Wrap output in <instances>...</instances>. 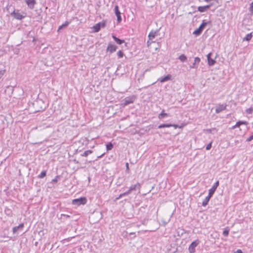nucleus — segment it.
Segmentation results:
<instances>
[{
    "label": "nucleus",
    "mask_w": 253,
    "mask_h": 253,
    "mask_svg": "<svg viewBox=\"0 0 253 253\" xmlns=\"http://www.w3.org/2000/svg\"><path fill=\"white\" fill-rule=\"evenodd\" d=\"M123 131L127 137H130L136 134H138V136H140L143 134V132H141V130H137L134 127H126L123 130Z\"/></svg>",
    "instance_id": "obj_1"
},
{
    "label": "nucleus",
    "mask_w": 253,
    "mask_h": 253,
    "mask_svg": "<svg viewBox=\"0 0 253 253\" xmlns=\"http://www.w3.org/2000/svg\"><path fill=\"white\" fill-rule=\"evenodd\" d=\"M44 102L41 99H37L34 101L33 103L35 108V112H39L45 108L46 105Z\"/></svg>",
    "instance_id": "obj_2"
},
{
    "label": "nucleus",
    "mask_w": 253,
    "mask_h": 253,
    "mask_svg": "<svg viewBox=\"0 0 253 253\" xmlns=\"http://www.w3.org/2000/svg\"><path fill=\"white\" fill-rule=\"evenodd\" d=\"M210 22H211L210 21H209L208 22H206L205 20H203L202 24L199 26V27L198 29H197L196 30H195L193 32V34L197 36L200 35L201 34L202 31L205 28V27L207 25V24L209 23H210Z\"/></svg>",
    "instance_id": "obj_3"
},
{
    "label": "nucleus",
    "mask_w": 253,
    "mask_h": 253,
    "mask_svg": "<svg viewBox=\"0 0 253 253\" xmlns=\"http://www.w3.org/2000/svg\"><path fill=\"white\" fill-rule=\"evenodd\" d=\"M87 202V199L84 197H82L79 198L75 199L72 200V204L76 206H80L81 205H85Z\"/></svg>",
    "instance_id": "obj_4"
},
{
    "label": "nucleus",
    "mask_w": 253,
    "mask_h": 253,
    "mask_svg": "<svg viewBox=\"0 0 253 253\" xmlns=\"http://www.w3.org/2000/svg\"><path fill=\"white\" fill-rule=\"evenodd\" d=\"M136 97L134 95L126 97L123 100L122 105H123V106H126L129 104L132 103H133Z\"/></svg>",
    "instance_id": "obj_5"
},
{
    "label": "nucleus",
    "mask_w": 253,
    "mask_h": 253,
    "mask_svg": "<svg viewBox=\"0 0 253 253\" xmlns=\"http://www.w3.org/2000/svg\"><path fill=\"white\" fill-rule=\"evenodd\" d=\"M200 241L196 240L192 242L188 248V251L189 253H194L195 252V248L199 244Z\"/></svg>",
    "instance_id": "obj_6"
},
{
    "label": "nucleus",
    "mask_w": 253,
    "mask_h": 253,
    "mask_svg": "<svg viewBox=\"0 0 253 253\" xmlns=\"http://www.w3.org/2000/svg\"><path fill=\"white\" fill-rule=\"evenodd\" d=\"M219 181H216L213 185L212 186V187L209 190V194L211 196H212L215 191H216V188L219 186Z\"/></svg>",
    "instance_id": "obj_7"
},
{
    "label": "nucleus",
    "mask_w": 253,
    "mask_h": 253,
    "mask_svg": "<svg viewBox=\"0 0 253 253\" xmlns=\"http://www.w3.org/2000/svg\"><path fill=\"white\" fill-rule=\"evenodd\" d=\"M11 15L17 20H22L25 17V15L21 14L18 12V11H13V12L11 13Z\"/></svg>",
    "instance_id": "obj_8"
},
{
    "label": "nucleus",
    "mask_w": 253,
    "mask_h": 253,
    "mask_svg": "<svg viewBox=\"0 0 253 253\" xmlns=\"http://www.w3.org/2000/svg\"><path fill=\"white\" fill-rule=\"evenodd\" d=\"M117 48V46H116L115 44H112V43L111 42H109L106 49V51H109L110 53H112L116 51Z\"/></svg>",
    "instance_id": "obj_9"
},
{
    "label": "nucleus",
    "mask_w": 253,
    "mask_h": 253,
    "mask_svg": "<svg viewBox=\"0 0 253 253\" xmlns=\"http://www.w3.org/2000/svg\"><path fill=\"white\" fill-rule=\"evenodd\" d=\"M115 13L117 18V21L120 23L122 21V17L121 16V12L119 11L118 5H116L114 8Z\"/></svg>",
    "instance_id": "obj_10"
},
{
    "label": "nucleus",
    "mask_w": 253,
    "mask_h": 253,
    "mask_svg": "<svg viewBox=\"0 0 253 253\" xmlns=\"http://www.w3.org/2000/svg\"><path fill=\"white\" fill-rule=\"evenodd\" d=\"M25 1L28 7L31 9H33L36 4V0H25Z\"/></svg>",
    "instance_id": "obj_11"
},
{
    "label": "nucleus",
    "mask_w": 253,
    "mask_h": 253,
    "mask_svg": "<svg viewBox=\"0 0 253 253\" xmlns=\"http://www.w3.org/2000/svg\"><path fill=\"white\" fill-rule=\"evenodd\" d=\"M226 104H219L217 105L215 107V113H219L223 110H224L226 109Z\"/></svg>",
    "instance_id": "obj_12"
},
{
    "label": "nucleus",
    "mask_w": 253,
    "mask_h": 253,
    "mask_svg": "<svg viewBox=\"0 0 253 253\" xmlns=\"http://www.w3.org/2000/svg\"><path fill=\"white\" fill-rule=\"evenodd\" d=\"M201 59L199 57H197L194 59V62L192 65L190 66V68L197 69L198 67Z\"/></svg>",
    "instance_id": "obj_13"
},
{
    "label": "nucleus",
    "mask_w": 253,
    "mask_h": 253,
    "mask_svg": "<svg viewBox=\"0 0 253 253\" xmlns=\"http://www.w3.org/2000/svg\"><path fill=\"white\" fill-rule=\"evenodd\" d=\"M212 55V53L210 52L207 55V60L208 62V64L209 66H213L215 63V61L214 59H213L211 58V56Z\"/></svg>",
    "instance_id": "obj_14"
},
{
    "label": "nucleus",
    "mask_w": 253,
    "mask_h": 253,
    "mask_svg": "<svg viewBox=\"0 0 253 253\" xmlns=\"http://www.w3.org/2000/svg\"><path fill=\"white\" fill-rule=\"evenodd\" d=\"M24 224L23 223L20 224L17 226H15L12 228V232L13 234H15L18 230L22 231L24 228Z\"/></svg>",
    "instance_id": "obj_15"
},
{
    "label": "nucleus",
    "mask_w": 253,
    "mask_h": 253,
    "mask_svg": "<svg viewBox=\"0 0 253 253\" xmlns=\"http://www.w3.org/2000/svg\"><path fill=\"white\" fill-rule=\"evenodd\" d=\"M104 26H105V24L104 23H98L95 24L93 26V29H94V31L95 32H99L100 31L101 27H104Z\"/></svg>",
    "instance_id": "obj_16"
},
{
    "label": "nucleus",
    "mask_w": 253,
    "mask_h": 253,
    "mask_svg": "<svg viewBox=\"0 0 253 253\" xmlns=\"http://www.w3.org/2000/svg\"><path fill=\"white\" fill-rule=\"evenodd\" d=\"M141 188V185L139 183L137 182L134 185H132L129 187V191L132 192V191L136 190V189L140 190Z\"/></svg>",
    "instance_id": "obj_17"
},
{
    "label": "nucleus",
    "mask_w": 253,
    "mask_h": 253,
    "mask_svg": "<svg viewBox=\"0 0 253 253\" xmlns=\"http://www.w3.org/2000/svg\"><path fill=\"white\" fill-rule=\"evenodd\" d=\"M204 131L206 133L214 134L217 132V130L216 129V128L215 127H213L212 128L204 129Z\"/></svg>",
    "instance_id": "obj_18"
},
{
    "label": "nucleus",
    "mask_w": 253,
    "mask_h": 253,
    "mask_svg": "<svg viewBox=\"0 0 253 253\" xmlns=\"http://www.w3.org/2000/svg\"><path fill=\"white\" fill-rule=\"evenodd\" d=\"M211 197V196L208 194V196H207L203 201L202 206L204 207L206 206L208 204V203Z\"/></svg>",
    "instance_id": "obj_19"
},
{
    "label": "nucleus",
    "mask_w": 253,
    "mask_h": 253,
    "mask_svg": "<svg viewBox=\"0 0 253 253\" xmlns=\"http://www.w3.org/2000/svg\"><path fill=\"white\" fill-rule=\"evenodd\" d=\"M112 38L118 44H122V43L125 42V41L124 40L120 39L119 38L115 36L114 35H112Z\"/></svg>",
    "instance_id": "obj_20"
},
{
    "label": "nucleus",
    "mask_w": 253,
    "mask_h": 253,
    "mask_svg": "<svg viewBox=\"0 0 253 253\" xmlns=\"http://www.w3.org/2000/svg\"><path fill=\"white\" fill-rule=\"evenodd\" d=\"M157 34V31H151L148 35L149 40H152L155 38Z\"/></svg>",
    "instance_id": "obj_21"
},
{
    "label": "nucleus",
    "mask_w": 253,
    "mask_h": 253,
    "mask_svg": "<svg viewBox=\"0 0 253 253\" xmlns=\"http://www.w3.org/2000/svg\"><path fill=\"white\" fill-rule=\"evenodd\" d=\"M171 77V76L170 74H168L164 78H163L161 79L160 80H158L160 81V82L161 83H164V82H167L169 80H170Z\"/></svg>",
    "instance_id": "obj_22"
},
{
    "label": "nucleus",
    "mask_w": 253,
    "mask_h": 253,
    "mask_svg": "<svg viewBox=\"0 0 253 253\" xmlns=\"http://www.w3.org/2000/svg\"><path fill=\"white\" fill-rule=\"evenodd\" d=\"M168 116L169 114L166 113H165L164 110H163L161 113L159 115L158 118L159 119L161 120Z\"/></svg>",
    "instance_id": "obj_23"
},
{
    "label": "nucleus",
    "mask_w": 253,
    "mask_h": 253,
    "mask_svg": "<svg viewBox=\"0 0 253 253\" xmlns=\"http://www.w3.org/2000/svg\"><path fill=\"white\" fill-rule=\"evenodd\" d=\"M93 151L91 150H88L84 151L83 153L81 154L82 157H87L89 154H91Z\"/></svg>",
    "instance_id": "obj_24"
},
{
    "label": "nucleus",
    "mask_w": 253,
    "mask_h": 253,
    "mask_svg": "<svg viewBox=\"0 0 253 253\" xmlns=\"http://www.w3.org/2000/svg\"><path fill=\"white\" fill-rule=\"evenodd\" d=\"M92 133H93L92 132L89 133L87 137L88 139H90V140H93L98 137V135L97 134L92 135Z\"/></svg>",
    "instance_id": "obj_25"
},
{
    "label": "nucleus",
    "mask_w": 253,
    "mask_h": 253,
    "mask_svg": "<svg viewBox=\"0 0 253 253\" xmlns=\"http://www.w3.org/2000/svg\"><path fill=\"white\" fill-rule=\"evenodd\" d=\"M229 231H230V229L228 227H226V228H225L223 231V233H222L224 237H227L229 235Z\"/></svg>",
    "instance_id": "obj_26"
},
{
    "label": "nucleus",
    "mask_w": 253,
    "mask_h": 253,
    "mask_svg": "<svg viewBox=\"0 0 253 253\" xmlns=\"http://www.w3.org/2000/svg\"><path fill=\"white\" fill-rule=\"evenodd\" d=\"M252 33L248 34L244 38L243 41H250L252 38Z\"/></svg>",
    "instance_id": "obj_27"
},
{
    "label": "nucleus",
    "mask_w": 253,
    "mask_h": 253,
    "mask_svg": "<svg viewBox=\"0 0 253 253\" xmlns=\"http://www.w3.org/2000/svg\"><path fill=\"white\" fill-rule=\"evenodd\" d=\"M107 151L111 150L113 148V144L111 142H109L106 144Z\"/></svg>",
    "instance_id": "obj_28"
},
{
    "label": "nucleus",
    "mask_w": 253,
    "mask_h": 253,
    "mask_svg": "<svg viewBox=\"0 0 253 253\" xmlns=\"http://www.w3.org/2000/svg\"><path fill=\"white\" fill-rule=\"evenodd\" d=\"M242 125H245L247 126L248 125V124L246 122L239 121V122H237L236 125H235L233 126H235V127L240 126Z\"/></svg>",
    "instance_id": "obj_29"
},
{
    "label": "nucleus",
    "mask_w": 253,
    "mask_h": 253,
    "mask_svg": "<svg viewBox=\"0 0 253 253\" xmlns=\"http://www.w3.org/2000/svg\"><path fill=\"white\" fill-rule=\"evenodd\" d=\"M178 59L182 62H185L187 60V57L184 54L180 55Z\"/></svg>",
    "instance_id": "obj_30"
},
{
    "label": "nucleus",
    "mask_w": 253,
    "mask_h": 253,
    "mask_svg": "<svg viewBox=\"0 0 253 253\" xmlns=\"http://www.w3.org/2000/svg\"><path fill=\"white\" fill-rule=\"evenodd\" d=\"M46 170H42L41 173L38 175V178H43L46 176Z\"/></svg>",
    "instance_id": "obj_31"
},
{
    "label": "nucleus",
    "mask_w": 253,
    "mask_h": 253,
    "mask_svg": "<svg viewBox=\"0 0 253 253\" xmlns=\"http://www.w3.org/2000/svg\"><path fill=\"white\" fill-rule=\"evenodd\" d=\"M159 126H179L177 125H171V124H162L160 125Z\"/></svg>",
    "instance_id": "obj_32"
},
{
    "label": "nucleus",
    "mask_w": 253,
    "mask_h": 253,
    "mask_svg": "<svg viewBox=\"0 0 253 253\" xmlns=\"http://www.w3.org/2000/svg\"><path fill=\"white\" fill-rule=\"evenodd\" d=\"M198 10L201 12H204L206 11L204 6H200L198 7Z\"/></svg>",
    "instance_id": "obj_33"
},
{
    "label": "nucleus",
    "mask_w": 253,
    "mask_h": 253,
    "mask_svg": "<svg viewBox=\"0 0 253 253\" xmlns=\"http://www.w3.org/2000/svg\"><path fill=\"white\" fill-rule=\"evenodd\" d=\"M117 54L118 56V58H122L124 55V54L122 50L118 51L117 53Z\"/></svg>",
    "instance_id": "obj_34"
},
{
    "label": "nucleus",
    "mask_w": 253,
    "mask_h": 253,
    "mask_svg": "<svg viewBox=\"0 0 253 253\" xmlns=\"http://www.w3.org/2000/svg\"><path fill=\"white\" fill-rule=\"evenodd\" d=\"M249 11L251 15H253V1L250 4Z\"/></svg>",
    "instance_id": "obj_35"
},
{
    "label": "nucleus",
    "mask_w": 253,
    "mask_h": 253,
    "mask_svg": "<svg viewBox=\"0 0 253 253\" xmlns=\"http://www.w3.org/2000/svg\"><path fill=\"white\" fill-rule=\"evenodd\" d=\"M5 213L8 216H12V211L9 209H6L5 210Z\"/></svg>",
    "instance_id": "obj_36"
},
{
    "label": "nucleus",
    "mask_w": 253,
    "mask_h": 253,
    "mask_svg": "<svg viewBox=\"0 0 253 253\" xmlns=\"http://www.w3.org/2000/svg\"><path fill=\"white\" fill-rule=\"evenodd\" d=\"M60 178V176L59 175H57L54 178H53L52 180V182H53V183H56L57 182V181H58L59 179Z\"/></svg>",
    "instance_id": "obj_37"
},
{
    "label": "nucleus",
    "mask_w": 253,
    "mask_h": 253,
    "mask_svg": "<svg viewBox=\"0 0 253 253\" xmlns=\"http://www.w3.org/2000/svg\"><path fill=\"white\" fill-rule=\"evenodd\" d=\"M211 144H212V142H211L210 143H209L206 146V149L207 150H209L211 149Z\"/></svg>",
    "instance_id": "obj_38"
},
{
    "label": "nucleus",
    "mask_w": 253,
    "mask_h": 253,
    "mask_svg": "<svg viewBox=\"0 0 253 253\" xmlns=\"http://www.w3.org/2000/svg\"><path fill=\"white\" fill-rule=\"evenodd\" d=\"M126 194L125 192L123 193H122L118 197L116 198V200H119L120 199H121V198H122L124 196H126Z\"/></svg>",
    "instance_id": "obj_39"
},
{
    "label": "nucleus",
    "mask_w": 253,
    "mask_h": 253,
    "mask_svg": "<svg viewBox=\"0 0 253 253\" xmlns=\"http://www.w3.org/2000/svg\"><path fill=\"white\" fill-rule=\"evenodd\" d=\"M253 112V109L252 108H250L247 110V113L248 114H252Z\"/></svg>",
    "instance_id": "obj_40"
},
{
    "label": "nucleus",
    "mask_w": 253,
    "mask_h": 253,
    "mask_svg": "<svg viewBox=\"0 0 253 253\" xmlns=\"http://www.w3.org/2000/svg\"><path fill=\"white\" fill-rule=\"evenodd\" d=\"M253 139V134L246 139V141L249 142Z\"/></svg>",
    "instance_id": "obj_41"
},
{
    "label": "nucleus",
    "mask_w": 253,
    "mask_h": 253,
    "mask_svg": "<svg viewBox=\"0 0 253 253\" xmlns=\"http://www.w3.org/2000/svg\"><path fill=\"white\" fill-rule=\"evenodd\" d=\"M5 72V70H2L0 71V78L4 74Z\"/></svg>",
    "instance_id": "obj_42"
},
{
    "label": "nucleus",
    "mask_w": 253,
    "mask_h": 253,
    "mask_svg": "<svg viewBox=\"0 0 253 253\" xmlns=\"http://www.w3.org/2000/svg\"><path fill=\"white\" fill-rule=\"evenodd\" d=\"M212 4H209V5H205L204 7L205 8V9L206 10V11L209 9L211 6Z\"/></svg>",
    "instance_id": "obj_43"
},
{
    "label": "nucleus",
    "mask_w": 253,
    "mask_h": 253,
    "mask_svg": "<svg viewBox=\"0 0 253 253\" xmlns=\"http://www.w3.org/2000/svg\"><path fill=\"white\" fill-rule=\"evenodd\" d=\"M235 253H243L241 250L238 249Z\"/></svg>",
    "instance_id": "obj_44"
},
{
    "label": "nucleus",
    "mask_w": 253,
    "mask_h": 253,
    "mask_svg": "<svg viewBox=\"0 0 253 253\" xmlns=\"http://www.w3.org/2000/svg\"><path fill=\"white\" fill-rule=\"evenodd\" d=\"M126 170H128L129 169V165L127 163H126Z\"/></svg>",
    "instance_id": "obj_45"
},
{
    "label": "nucleus",
    "mask_w": 253,
    "mask_h": 253,
    "mask_svg": "<svg viewBox=\"0 0 253 253\" xmlns=\"http://www.w3.org/2000/svg\"><path fill=\"white\" fill-rule=\"evenodd\" d=\"M125 193L126 194V195H127L131 193V191H129V189H128L127 191L125 192Z\"/></svg>",
    "instance_id": "obj_46"
},
{
    "label": "nucleus",
    "mask_w": 253,
    "mask_h": 253,
    "mask_svg": "<svg viewBox=\"0 0 253 253\" xmlns=\"http://www.w3.org/2000/svg\"><path fill=\"white\" fill-rule=\"evenodd\" d=\"M62 216H65L66 217L68 218V217H70V216L69 215H67V214H61Z\"/></svg>",
    "instance_id": "obj_47"
},
{
    "label": "nucleus",
    "mask_w": 253,
    "mask_h": 253,
    "mask_svg": "<svg viewBox=\"0 0 253 253\" xmlns=\"http://www.w3.org/2000/svg\"><path fill=\"white\" fill-rule=\"evenodd\" d=\"M129 235H133L134 237H135V236H134L135 233L134 232H130V233H129Z\"/></svg>",
    "instance_id": "obj_48"
},
{
    "label": "nucleus",
    "mask_w": 253,
    "mask_h": 253,
    "mask_svg": "<svg viewBox=\"0 0 253 253\" xmlns=\"http://www.w3.org/2000/svg\"><path fill=\"white\" fill-rule=\"evenodd\" d=\"M104 154H102V155H100V156H98V157H97V158H101V157L104 155Z\"/></svg>",
    "instance_id": "obj_49"
},
{
    "label": "nucleus",
    "mask_w": 253,
    "mask_h": 253,
    "mask_svg": "<svg viewBox=\"0 0 253 253\" xmlns=\"http://www.w3.org/2000/svg\"><path fill=\"white\" fill-rule=\"evenodd\" d=\"M38 244H39L38 242H36L35 243V245L36 246H37L38 245Z\"/></svg>",
    "instance_id": "obj_50"
},
{
    "label": "nucleus",
    "mask_w": 253,
    "mask_h": 253,
    "mask_svg": "<svg viewBox=\"0 0 253 253\" xmlns=\"http://www.w3.org/2000/svg\"><path fill=\"white\" fill-rule=\"evenodd\" d=\"M163 224H164V226H166L167 224V222H165V221H164L163 222Z\"/></svg>",
    "instance_id": "obj_51"
},
{
    "label": "nucleus",
    "mask_w": 253,
    "mask_h": 253,
    "mask_svg": "<svg viewBox=\"0 0 253 253\" xmlns=\"http://www.w3.org/2000/svg\"><path fill=\"white\" fill-rule=\"evenodd\" d=\"M63 27V25H61V26H59V27L58 28V30H59L60 29H61Z\"/></svg>",
    "instance_id": "obj_52"
},
{
    "label": "nucleus",
    "mask_w": 253,
    "mask_h": 253,
    "mask_svg": "<svg viewBox=\"0 0 253 253\" xmlns=\"http://www.w3.org/2000/svg\"><path fill=\"white\" fill-rule=\"evenodd\" d=\"M140 130H141V132H143V133H144V132L145 131V130H144V129H140ZM145 131H147V129H145Z\"/></svg>",
    "instance_id": "obj_53"
},
{
    "label": "nucleus",
    "mask_w": 253,
    "mask_h": 253,
    "mask_svg": "<svg viewBox=\"0 0 253 253\" xmlns=\"http://www.w3.org/2000/svg\"><path fill=\"white\" fill-rule=\"evenodd\" d=\"M68 23H66L65 24H63L62 25H63V26H67L68 25Z\"/></svg>",
    "instance_id": "obj_54"
},
{
    "label": "nucleus",
    "mask_w": 253,
    "mask_h": 253,
    "mask_svg": "<svg viewBox=\"0 0 253 253\" xmlns=\"http://www.w3.org/2000/svg\"><path fill=\"white\" fill-rule=\"evenodd\" d=\"M128 233L127 232H126V235Z\"/></svg>",
    "instance_id": "obj_55"
},
{
    "label": "nucleus",
    "mask_w": 253,
    "mask_h": 253,
    "mask_svg": "<svg viewBox=\"0 0 253 253\" xmlns=\"http://www.w3.org/2000/svg\"><path fill=\"white\" fill-rule=\"evenodd\" d=\"M74 253V252H73V253Z\"/></svg>",
    "instance_id": "obj_56"
}]
</instances>
